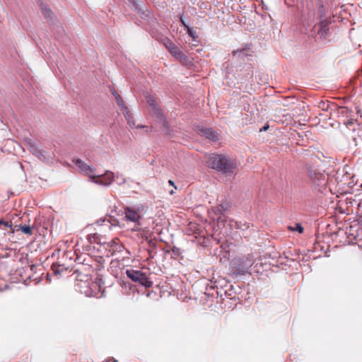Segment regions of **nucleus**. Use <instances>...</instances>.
I'll list each match as a JSON object with an SVG mask.
<instances>
[{
  "label": "nucleus",
  "instance_id": "f257e3e1",
  "mask_svg": "<svg viewBox=\"0 0 362 362\" xmlns=\"http://www.w3.org/2000/svg\"><path fill=\"white\" fill-rule=\"evenodd\" d=\"M341 243L344 245L356 244L362 248V228L356 220H341Z\"/></svg>",
  "mask_w": 362,
  "mask_h": 362
},
{
  "label": "nucleus",
  "instance_id": "f03ea898",
  "mask_svg": "<svg viewBox=\"0 0 362 362\" xmlns=\"http://www.w3.org/2000/svg\"><path fill=\"white\" fill-rule=\"evenodd\" d=\"M207 165L216 171L224 173H235L236 163L230 158L221 154H211L207 160Z\"/></svg>",
  "mask_w": 362,
  "mask_h": 362
},
{
  "label": "nucleus",
  "instance_id": "7ed1b4c3",
  "mask_svg": "<svg viewBox=\"0 0 362 362\" xmlns=\"http://www.w3.org/2000/svg\"><path fill=\"white\" fill-rule=\"evenodd\" d=\"M254 257L252 254L234 257L230 262V272L234 275H243L248 272L254 264Z\"/></svg>",
  "mask_w": 362,
  "mask_h": 362
},
{
  "label": "nucleus",
  "instance_id": "20e7f679",
  "mask_svg": "<svg viewBox=\"0 0 362 362\" xmlns=\"http://www.w3.org/2000/svg\"><path fill=\"white\" fill-rule=\"evenodd\" d=\"M126 274L133 281L138 282L146 288H150L153 285V282L147 277L146 274L141 271L127 269Z\"/></svg>",
  "mask_w": 362,
  "mask_h": 362
},
{
  "label": "nucleus",
  "instance_id": "39448f33",
  "mask_svg": "<svg viewBox=\"0 0 362 362\" xmlns=\"http://www.w3.org/2000/svg\"><path fill=\"white\" fill-rule=\"evenodd\" d=\"M146 100L148 105L149 106V111L151 114L162 122L164 127H166L168 124L167 122L158 107L154 97L151 95H148L146 96Z\"/></svg>",
  "mask_w": 362,
  "mask_h": 362
},
{
  "label": "nucleus",
  "instance_id": "423d86ee",
  "mask_svg": "<svg viewBox=\"0 0 362 362\" xmlns=\"http://www.w3.org/2000/svg\"><path fill=\"white\" fill-rule=\"evenodd\" d=\"M73 163L76 165L79 172L88 177L90 180L92 182L96 175L95 168L90 165L86 164L84 161L79 158L73 159Z\"/></svg>",
  "mask_w": 362,
  "mask_h": 362
},
{
  "label": "nucleus",
  "instance_id": "0eeeda50",
  "mask_svg": "<svg viewBox=\"0 0 362 362\" xmlns=\"http://www.w3.org/2000/svg\"><path fill=\"white\" fill-rule=\"evenodd\" d=\"M307 171L310 180L314 187H322L326 184L327 177L325 174L317 171L311 166L307 168Z\"/></svg>",
  "mask_w": 362,
  "mask_h": 362
},
{
  "label": "nucleus",
  "instance_id": "6e6552de",
  "mask_svg": "<svg viewBox=\"0 0 362 362\" xmlns=\"http://www.w3.org/2000/svg\"><path fill=\"white\" fill-rule=\"evenodd\" d=\"M351 171V168L348 165H344L343 168L344 174L341 177V187L345 185L351 187L355 185L354 175ZM343 193H347V190L344 191L341 189V194Z\"/></svg>",
  "mask_w": 362,
  "mask_h": 362
},
{
  "label": "nucleus",
  "instance_id": "1a4fd4ad",
  "mask_svg": "<svg viewBox=\"0 0 362 362\" xmlns=\"http://www.w3.org/2000/svg\"><path fill=\"white\" fill-rule=\"evenodd\" d=\"M114 180V173L110 170H107L103 175H95V177L93 180L92 182L103 186H109L112 183Z\"/></svg>",
  "mask_w": 362,
  "mask_h": 362
},
{
  "label": "nucleus",
  "instance_id": "9d476101",
  "mask_svg": "<svg viewBox=\"0 0 362 362\" xmlns=\"http://www.w3.org/2000/svg\"><path fill=\"white\" fill-rule=\"evenodd\" d=\"M124 218L127 221L134 223L136 227L141 225V216L139 211L134 209L126 207L124 209Z\"/></svg>",
  "mask_w": 362,
  "mask_h": 362
},
{
  "label": "nucleus",
  "instance_id": "9b49d317",
  "mask_svg": "<svg viewBox=\"0 0 362 362\" xmlns=\"http://www.w3.org/2000/svg\"><path fill=\"white\" fill-rule=\"evenodd\" d=\"M25 142L27 148L37 158L42 161H45L47 159V156L44 151L40 150L34 141L31 139H27Z\"/></svg>",
  "mask_w": 362,
  "mask_h": 362
},
{
  "label": "nucleus",
  "instance_id": "f8f14e48",
  "mask_svg": "<svg viewBox=\"0 0 362 362\" xmlns=\"http://www.w3.org/2000/svg\"><path fill=\"white\" fill-rule=\"evenodd\" d=\"M354 113L348 107L341 105V116L347 117L346 119H344L342 122L349 129H351L352 126L356 122V119L353 117L352 114Z\"/></svg>",
  "mask_w": 362,
  "mask_h": 362
},
{
  "label": "nucleus",
  "instance_id": "ddd939ff",
  "mask_svg": "<svg viewBox=\"0 0 362 362\" xmlns=\"http://www.w3.org/2000/svg\"><path fill=\"white\" fill-rule=\"evenodd\" d=\"M165 46L168 51L173 55L176 59H185V54L179 49V48L171 41H168L165 43Z\"/></svg>",
  "mask_w": 362,
  "mask_h": 362
},
{
  "label": "nucleus",
  "instance_id": "4468645a",
  "mask_svg": "<svg viewBox=\"0 0 362 362\" xmlns=\"http://www.w3.org/2000/svg\"><path fill=\"white\" fill-rule=\"evenodd\" d=\"M201 134L202 136L212 141L218 140L217 133L211 128L201 129Z\"/></svg>",
  "mask_w": 362,
  "mask_h": 362
},
{
  "label": "nucleus",
  "instance_id": "2eb2a0df",
  "mask_svg": "<svg viewBox=\"0 0 362 362\" xmlns=\"http://www.w3.org/2000/svg\"><path fill=\"white\" fill-rule=\"evenodd\" d=\"M100 291L98 284L96 282H92L90 284V289L84 291V294L88 297L95 296Z\"/></svg>",
  "mask_w": 362,
  "mask_h": 362
},
{
  "label": "nucleus",
  "instance_id": "dca6fc26",
  "mask_svg": "<svg viewBox=\"0 0 362 362\" xmlns=\"http://www.w3.org/2000/svg\"><path fill=\"white\" fill-rule=\"evenodd\" d=\"M112 95H114L118 106L120 107L121 111L122 112H124V111L127 112V110L129 109V108L125 105V103L123 101L122 97L115 90L112 91Z\"/></svg>",
  "mask_w": 362,
  "mask_h": 362
},
{
  "label": "nucleus",
  "instance_id": "f3484780",
  "mask_svg": "<svg viewBox=\"0 0 362 362\" xmlns=\"http://www.w3.org/2000/svg\"><path fill=\"white\" fill-rule=\"evenodd\" d=\"M248 49H249V47H247V46L244 48L238 49L233 52V56H235L238 58H243V57L247 56Z\"/></svg>",
  "mask_w": 362,
  "mask_h": 362
},
{
  "label": "nucleus",
  "instance_id": "a211bd4d",
  "mask_svg": "<svg viewBox=\"0 0 362 362\" xmlns=\"http://www.w3.org/2000/svg\"><path fill=\"white\" fill-rule=\"evenodd\" d=\"M122 113H123L125 119H127V124L129 125V127L131 128H134L135 122H134L133 117L130 114V111L129 110V109L127 110V112L124 111V112H122Z\"/></svg>",
  "mask_w": 362,
  "mask_h": 362
},
{
  "label": "nucleus",
  "instance_id": "6ab92c4d",
  "mask_svg": "<svg viewBox=\"0 0 362 362\" xmlns=\"http://www.w3.org/2000/svg\"><path fill=\"white\" fill-rule=\"evenodd\" d=\"M41 9H42V14L45 18H47V20L52 19L54 14L49 7L42 5L41 7Z\"/></svg>",
  "mask_w": 362,
  "mask_h": 362
},
{
  "label": "nucleus",
  "instance_id": "aec40b11",
  "mask_svg": "<svg viewBox=\"0 0 362 362\" xmlns=\"http://www.w3.org/2000/svg\"><path fill=\"white\" fill-rule=\"evenodd\" d=\"M327 23L326 21H321L320 23V29L318 30V33L322 36L326 35L328 31Z\"/></svg>",
  "mask_w": 362,
  "mask_h": 362
},
{
  "label": "nucleus",
  "instance_id": "412c9836",
  "mask_svg": "<svg viewBox=\"0 0 362 362\" xmlns=\"http://www.w3.org/2000/svg\"><path fill=\"white\" fill-rule=\"evenodd\" d=\"M16 227H18L23 233L26 235H31L33 234V230L30 226L18 225L16 226Z\"/></svg>",
  "mask_w": 362,
  "mask_h": 362
},
{
  "label": "nucleus",
  "instance_id": "4be33fe9",
  "mask_svg": "<svg viewBox=\"0 0 362 362\" xmlns=\"http://www.w3.org/2000/svg\"><path fill=\"white\" fill-rule=\"evenodd\" d=\"M117 185H121L126 182V179L119 173L115 175V180Z\"/></svg>",
  "mask_w": 362,
  "mask_h": 362
},
{
  "label": "nucleus",
  "instance_id": "5701e85b",
  "mask_svg": "<svg viewBox=\"0 0 362 362\" xmlns=\"http://www.w3.org/2000/svg\"><path fill=\"white\" fill-rule=\"evenodd\" d=\"M98 239V235L96 233L90 234L88 235V240L90 243H93L97 242Z\"/></svg>",
  "mask_w": 362,
  "mask_h": 362
},
{
  "label": "nucleus",
  "instance_id": "b1692460",
  "mask_svg": "<svg viewBox=\"0 0 362 362\" xmlns=\"http://www.w3.org/2000/svg\"><path fill=\"white\" fill-rule=\"evenodd\" d=\"M187 34L191 36L192 37L194 38L195 37H197V35H195V33L194 31L193 30V28H190L189 26H188L187 28Z\"/></svg>",
  "mask_w": 362,
  "mask_h": 362
},
{
  "label": "nucleus",
  "instance_id": "393cba45",
  "mask_svg": "<svg viewBox=\"0 0 362 362\" xmlns=\"http://www.w3.org/2000/svg\"><path fill=\"white\" fill-rule=\"evenodd\" d=\"M0 225H4L8 228H11L12 227V224H11V222L10 221H4V220H0Z\"/></svg>",
  "mask_w": 362,
  "mask_h": 362
},
{
  "label": "nucleus",
  "instance_id": "a878e982",
  "mask_svg": "<svg viewBox=\"0 0 362 362\" xmlns=\"http://www.w3.org/2000/svg\"><path fill=\"white\" fill-rule=\"evenodd\" d=\"M220 207L221 208L222 210L226 211L229 208V204L227 202L222 203L220 205Z\"/></svg>",
  "mask_w": 362,
  "mask_h": 362
},
{
  "label": "nucleus",
  "instance_id": "bb28decb",
  "mask_svg": "<svg viewBox=\"0 0 362 362\" xmlns=\"http://www.w3.org/2000/svg\"><path fill=\"white\" fill-rule=\"evenodd\" d=\"M294 230H297L300 233L303 231V228L300 224H297L296 228H295Z\"/></svg>",
  "mask_w": 362,
  "mask_h": 362
},
{
  "label": "nucleus",
  "instance_id": "cd10ccee",
  "mask_svg": "<svg viewBox=\"0 0 362 362\" xmlns=\"http://www.w3.org/2000/svg\"><path fill=\"white\" fill-rule=\"evenodd\" d=\"M180 22H181V23L182 24V25H183L184 27H185L186 28L189 26V25L186 23V22L184 21V19H183V18H182V17H181V18H180Z\"/></svg>",
  "mask_w": 362,
  "mask_h": 362
},
{
  "label": "nucleus",
  "instance_id": "c85d7f7f",
  "mask_svg": "<svg viewBox=\"0 0 362 362\" xmlns=\"http://www.w3.org/2000/svg\"><path fill=\"white\" fill-rule=\"evenodd\" d=\"M216 234H214V235H213L214 239L218 243L220 241V239L218 237H216Z\"/></svg>",
  "mask_w": 362,
  "mask_h": 362
},
{
  "label": "nucleus",
  "instance_id": "c756f323",
  "mask_svg": "<svg viewBox=\"0 0 362 362\" xmlns=\"http://www.w3.org/2000/svg\"><path fill=\"white\" fill-rule=\"evenodd\" d=\"M144 127H145V126H144V125H138V126H136V125H135V127H134V128L141 129V128H144Z\"/></svg>",
  "mask_w": 362,
  "mask_h": 362
},
{
  "label": "nucleus",
  "instance_id": "7c9ffc66",
  "mask_svg": "<svg viewBox=\"0 0 362 362\" xmlns=\"http://www.w3.org/2000/svg\"><path fill=\"white\" fill-rule=\"evenodd\" d=\"M168 183L172 185V186H174V182L171 180H168Z\"/></svg>",
  "mask_w": 362,
  "mask_h": 362
},
{
  "label": "nucleus",
  "instance_id": "2f4dec72",
  "mask_svg": "<svg viewBox=\"0 0 362 362\" xmlns=\"http://www.w3.org/2000/svg\"><path fill=\"white\" fill-rule=\"evenodd\" d=\"M268 128H269V126L264 127L262 129H260V131L262 132V130H267Z\"/></svg>",
  "mask_w": 362,
  "mask_h": 362
},
{
  "label": "nucleus",
  "instance_id": "473e14b6",
  "mask_svg": "<svg viewBox=\"0 0 362 362\" xmlns=\"http://www.w3.org/2000/svg\"><path fill=\"white\" fill-rule=\"evenodd\" d=\"M343 8H344V6L341 5V6H340V8H341V13L342 11H345V9H344Z\"/></svg>",
  "mask_w": 362,
  "mask_h": 362
},
{
  "label": "nucleus",
  "instance_id": "72a5a7b5",
  "mask_svg": "<svg viewBox=\"0 0 362 362\" xmlns=\"http://www.w3.org/2000/svg\"><path fill=\"white\" fill-rule=\"evenodd\" d=\"M340 213H341V214H345V212L342 210V209H341V208Z\"/></svg>",
  "mask_w": 362,
  "mask_h": 362
},
{
  "label": "nucleus",
  "instance_id": "f704fd0d",
  "mask_svg": "<svg viewBox=\"0 0 362 362\" xmlns=\"http://www.w3.org/2000/svg\"><path fill=\"white\" fill-rule=\"evenodd\" d=\"M343 21H344V18H341V22H342Z\"/></svg>",
  "mask_w": 362,
  "mask_h": 362
}]
</instances>
